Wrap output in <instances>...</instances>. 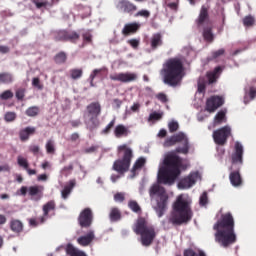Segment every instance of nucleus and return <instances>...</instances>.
<instances>
[{"mask_svg": "<svg viewBox=\"0 0 256 256\" xmlns=\"http://www.w3.org/2000/svg\"><path fill=\"white\" fill-rule=\"evenodd\" d=\"M168 129L170 131V133H175V131H178L179 129V123L172 121L168 124Z\"/></svg>", "mask_w": 256, "mask_h": 256, "instance_id": "obj_57", "label": "nucleus"}, {"mask_svg": "<svg viewBox=\"0 0 256 256\" xmlns=\"http://www.w3.org/2000/svg\"><path fill=\"white\" fill-rule=\"evenodd\" d=\"M209 203V196L207 192H203L199 199L200 207H205Z\"/></svg>", "mask_w": 256, "mask_h": 256, "instance_id": "obj_49", "label": "nucleus"}, {"mask_svg": "<svg viewBox=\"0 0 256 256\" xmlns=\"http://www.w3.org/2000/svg\"><path fill=\"white\" fill-rule=\"evenodd\" d=\"M132 229L136 235H140L143 247H150V245H153L157 233L155 232V227L149 225L144 217H139Z\"/></svg>", "mask_w": 256, "mask_h": 256, "instance_id": "obj_5", "label": "nucleus"}, {"mask_svg": "<svg viewBox=\"0 0 256 256\" xmlns=\"http://www.w3.org/2000/svg\"><path fill=\"white\" fill-rule=\"evenodd\" d=\"M36 7V9H43V7H47L48 2L43 0H30Z\"/></svg>", "mask_w": 256, "mask_h": 256, "instance_id": "obj_52", "label": "nucleus"}, {"mask_svg": "<svg viewBox=\"0 0 256 256\" xmlns=\"http://www.w3.org/2000/svg\"><path fill=\"white\" fill-rule=\"evenodd\" d=\"M65 251H66L67 255H70V256H75L79 252V250H77V248H75V246H73V244H71V243H68L66 245Z\"/></svg>", "mask_w": 256, "mask_h": 256, "instance_id": "obj_43", "label": "nucleus"}, {"mask_svg": "<svg viewBox=\"0 0 256 256\" xmlns=\"http://www.w3.org/2000/svg\"><path fill=\"white\" fill-rule=\"evenodd\" d=\"M226 122H227L226 112L221 110L215 115L213 125L214 127H217V125H222V123H226Z\"/></svg>", "mask_w": 256, "mask_h": 256, "instance_id": "obj_30", "label": "nucleus"}, {"mask_svg": "<svg viewBox=\"0 0 256 256\" xmlns=\"http://www.w3.org/2000/svg\"><path fill=\"white\" fill-rule=\"evenodd\" d=\"M191 219H193L191 202L183 195H179L172 205V211L168 216V223L174 227H181V225H187Z\"/></svg>", "mask_w": 256, "mask_h": 256, "instance_id": "obj_2", "label": "nucleus"}, {"mask_svg": "<svg viewBox=\"0 0 256 256\" xmlns=\"http://www.w3.org/2000/svg\"><path fill=\"white\" fill-rule=\"evenodd\" d=\"M114 135L117 137V139H121V137H127V135H129V129L123 124H118L114 129Z\"/></svg>", "mask_w": 256, "mask_h": 256, "instance_id": "obj_28", "label": "nucleus"}, {"mask_svg": "<svg viewBox=\"0 0 256 256\" xmlns=\"http://www.w3.org/2000/svg\"><path fill=\"white\" fill-rule=\"evenodd\" d=\"M163 119V113L153 112L149 115L148 121H161Z\"/></svg>", "mask_w": 256, "mask_h": 256, "instance_id": "obj_51", "label": "nucleus"}, {"mask_svg": "<svg viewBox=\"0 0 256 256\" xmlns=\"http://www.w3.org/2000/svg\"><path fill=\"white\" fill-rule=\"evenodd\" d=\"M95 241V231L89 230L86 235L80 236L77 239L78 245H81V247H89L90 243H93Z\"/></svg>", "mask_w": 256, "mask_h": 256, "instance_id": "obj_18", "label": "nucleus"}, {"mask_svg": "<svg viewBox=\"0 0 256 256\" xmlns=\"http://www.w3.org/2000/svg\"><path fill=\"white\" fill-rule=\"evenodd\" d=\"M102 107L101 103L98 101L91 102L84 112V124L86 125V129L88 131H95L97 127H99V117L101 115Z\"/></svg>", "mask_w": 256, "mask_h": 256, "instance_id": "obj_9", "label": "nucleus"}, {"mask_svg": "<svg viewBox=\"0 0 256 256\" xmlns=\"http://www.w3.org/2000/svg\"><path fill=\"white\" fill-rule=\"evenodd\" d=\"M184 72L185 67L183 66V61H181V59L169 58L163 64L160 75L165 85H168L169 87H177V85H181V81H183Z\"/></svg>", "mask_w": 256, "mask_h": 256, "instance_id": "obj_3", "label": "nucleus"}, {"mask_svg": "<svg viewBox=\"0 0 256 256\" xmlns=\"http://www.w3.org/2000/svg\"><path fill=\"white\" fill-rule=\"evenodd\" d=\"M229 179L233 187H239L243 184V179H241V174L239 171L231 172L229 175Z\"/></svg>", "mask_w": 256, "mask_h": 256, "instance_id": "obj_27", "label": "nucleus"}, {"mask_svg": "<svg viewBox=\"0 0 256 256\" xmlns=\"http://www.w3.org/2000/svg\"><path fill=\"white\" fill-rule=\"evenodd\" d=\"M75 185H77V181L72 179L64 186L61 192L62 199H67L71 195V192L75 189Z\"/></svg>", "mask_w": 256, "mask_h": 256, "instance_id": "obj_23", "label": "nucleus"}, {"mask_svg": "<svg viewBox=\"0 0 256 256\" xmlns=\"http://www.w3.org/2000/svg\"><path fill=\"white\" fill-rule=\"evenodd\" d=\"M111 221H119L121 219V211L119 208H112L110 211Z\"/></svg>", "mask_w": 256, "mask_h": 256, "instance_id": "obj_37", "label": "nucleus"}, {"mask_svg": "<svg viewBox=\"0 0 256 256\" xmlns=\"http://www.w3.org/2000/svg\"><path fill=\"white\" fill-rule=\"evenodd\" d=\"M107 71V68H100V69H94L93 72L90 74V85L91 87H95V84L93 81H95V77L98 75H101V73H105Z\"/></svg>", "mask_w": 256, "mask_h": 256, "instance_id": "obj_36", "label": "nucleus"}, {"mask_svg": "<svg viewBox=\"0 0 256 256\" xmlns=\"http://www.w3.org/2000/svg\"><path fill=\"white\" fill-rule=\"evenodd\" d=\"M32 85H33V87H36L40 91L43 89V86L41 84V80L39 78H33L32 79Z\"/></svg>", "mask_w": 256, "mask_h": 256, "instance_id": "obj_61", "label": "nucleus"}, {"mask_svg": "<svg viewBox=\"0 0 256 256\" xmlns=\"http://www.w3.org/2000/svg\"><path fill=\"white\" fill-rule=\"evenodd\" d=\"M184 256H207L205 255V252L198 250L195 251L191 248L184 250Z\"/></svg>", "mask_w": 256, "mask_h": 256, "instance_id": "obj_40", "label": "nucleus"}, {"mask_svg": "<svg viewBox=\"0 0 256 256\" xmlns=\"http://www.w3.org/2000/svg\"><path fill=\"white\" fill-rule=\"evenodd\" d=\"M116 7L117 9L124 11V13H133V11H137V6L128 0H119Z\"/></svg>", "mask_w": 256, "mask_h": 256, "instance_id": "obj_20", "label": "nucleus"}, {"mask_svg": "<svg viewBox=\"0 0 256 256\" xmlns=\"http://www.w3.org/2000/svg\"><path fill=\"white\" fill-rule=\"evenodd\" d=\"M25 93H27V89L18 88L15 92L16 99L18 101H23V99H25Z\"/></svg>", "mask_w": 256, "mask_h": 256, "instance_id": "obj_47", "label": "nucleus"}, {"mask_svg": "<svg viewBox=\"0 0 256 256\" xmlns=\"http://www.w3.org/2000/svg\"><path fill=\"white\" fill-rule=\"evenodd\" d=\"M10 229L13 233L23 232V222L21 220L13 219L10 221Z\"/></svg>", "mask_w": 256, "mask_h": 256, "instance_id": "obj_29", "label": "nucleus"}, {"mask_svg": "<svg viewBox=\"0 0 256 256\" xmlns=\"http://www.w3.org/2000/svg\"><path fill=\"white\" fill-rule=\"evenodd\" d=\"M249 97H250L251 100L255 99V97H256V88L255 87L250 88Z\"/></svg>", "mask_w": 256, "mask_h": 256, "instance_id": "obj_64", "label": "nucleus"}, {"mask_svg": "<svg viewBox=\"0 0 256 256\" xmlns=\"http://www.w3.org/2000/svg\"><path fill=\"white\" fill-rule=\"evenodd\" d=\"M166 6H168L171 11H178L179 9V0H173V2H166Z\"/></svg>", "mask_w": 256, "mask_h": 256, "instance_id": "obj_53", "label": "nucleus"}, {"mask_svg": "<svg viewBox=\"0 0 256 256\" xmlns=\"http://www.w3.org/2000/svg\"><path fill=\"white\" fill-rule=\"evenodd\" d=\"M111 81H119L120 83H132V81H137V74L135 73H115L110 75Z\"/></svg>", "mask_w": 256, "mask_h": 256, "instance_id": "obj_16", "label": "nucleus"}, {"mask_svg": "<svg viewBox=\"0 0 256 256\" xmlns=\"http://www.w3.org/2000/svg\"><path fill=\"white\" fill-rule=\"evenodd\" d=\"M140 27L141 25H139L137 22L126 24L122 29V34H124L125 37H128V35L137 33Z\"/></svg>", "mask_w": 256, "mask_h": 256, "instance_id": "obj_22", "label": "nucleus"}, {"mask_svg": "<svg viewBox=\"0 0 256 256\" xmlns=\"http://www.w3.org/2000/svg\"><path fill=\"white\" fill-rule=\"evenodd\" d=\"M128 207L130 210L133 211V213H137L138 215H141L142 213L141 206L139 205V203H137V201L130 200L128 202Z\"/></svg>", "mask_w": 256, "mask_h": 256, "instance_id": "obj_35", "label": "nucleus"}, {"mask_svg": "<svg viewBox=\"0 0 256 256\" xmlns=\"http://www.w3.org/2000/svg\"><path fill=\"white\" fill-rule=\"evenodd\" d=\"M212 137L216 145H225L227 143V139L231 137V126L226 125L215 130Z\"/></svg>", "mask_w": 256, "mask_h": 256, "instance_id": "obj_11", "label": "nucleus"}, {"mask_svg": "<svg viewBox=\"0 0 256 256\" xmlns=\"http://www.w3.org/2000/svg\"><path fill=\"white\" fill-rule=\"evenodd\" d=\"M197 29H203V39L207 43H213L215 41V35L213 34V27L210 24L209 18V6L202 5L199 15L195 20Z\"/></svg>", "mask_w": 256, "mask_h": 256, "instance_id": "obj_7", "label": "nucleus"}, {"mask_svg": "<svg viewBox=\"0 0 256 256\" xmlns=\"http://www.w3.org/2000/svg\"><path fill=\"white\" fill-rule=\"evenodd\" d=\"M79 39H81V35L76 31L70 30L66 32V41H69V43H77Z\"/></svg>", "mask_w": 256, "mask_h": 256, "instance_id": "obj_31", "label": "nucleus"}, {"mask_svg": "<svg viewBox=\"0 0 256 256\" xmlns=\"http://www.w3.org/2000/svg\"><path fill=\"white\" fill-rule=\"evenodd\" d=\"M243 144L240 142H235L234 152L231 155L232 165H243Z\"/></svg>", "mask_w": 256, "mask_h": 256, "instance_id": "obj_15", "label": "nucleus"}, {"mask_svg": "<svg viewBox=\"0 0 256 256\" xmlns=\"http://www.w3.org/2000/svg\"><path fill=\"white\" fill-rule=\"evenodd\" d=\"M156 99H158V101H160L161 103H167V101H169V99L167 98V94L163 92L158 93L156 95Z\"/></svg>", "mask_w": 256, "mask_h": 256, "instance_id": "obj_60", "label": "nucleus"}, {"mask_svg": "<svg viewBox=\"0 0 256 256\" xmlns=\"http://www.w3.org/2000/svg\"><path fill=\"white\" fill-rule=\"evenodd\" d=\"M177 143H182V146H178L176 148V153H182V155H187L189 153V138L185 135V133L180 132L167 138L164 141V147H173V145H177Z\"/></svg>", "mask_w": 256, "mask_h": 256, "instance_id": "obj_10", "label": "nucleus"}, {"mask_svg": "<svg viewBox=\"0 0 256 256\" xmlns=\"http://www.w3.org/2000/svg\"><path fill=\"white\" fill-rule=\"evenodd\" d=\"M150 199H155L156 205L154 206V211L159 218L165 215L168 205H169V195L167 190L159 184H154L149 189Z\"/></svg>", "mask_w": 256, "mask_h": 256, "instance_id": "obj_6", "label": "nucleus"}, {"mask_svg": "<svg viewBox=\"0 0 256 256\" xmlns=\"http://www.w3.org/2000/svg\"><path fill=\"white\" fill-rule=\"evenodd\" d=\"M116 120L112 119L107 126L101 131L102 135H109L111 133V129L115 127Z\"/></svg>", "mask_w": 256, "mask_h": 256, "instance_id": "obj_44", "label": "nucleus"}, {"mask_svg": "<svg viewBox=\"0 0 256 256\" xmlns=\"http://www.w3.org/2000/svg\"><path fill=\"white\" fill-rule=\"evenodd\" d=\"M141 109V104H139V102H136L134 103L132 106H131V111L133 113H139V110Z\"/></svg>", "mask_w": 256, "mask_h": 256, "instance_id": "obj_62", "label": "nucleus"}, {"mask_svg": "<svg viewBox=\"0 0 256 256\" xmlns=\"http://www.w3.org/2000/svg\"><path fill=\"white\" fill-rule=\"evenodd\" d=\"M36 129L35 127L28 126L19 132V137L21 141H29V137L31 135H35Z\"/></svg>", "mask_w": 256, "mask_h": 256, "instance_id": "obj_24", "label": "nucleus"}, {"mask_svg": "<svg viewBox=\"0 0 256 256\" xmlns=\"http://www.w3.org/2000/svg\"><path fill=\"white\" fill-rule=\"evenodd\" d=\"M163 45V35L161 33H155L152 35L150 39V47L155 51L158 47H161Z\"/></svg>", "mask_w": 256, "mask_h": 256, "instance_id": "obj_21", "label": "nucleus"}, {"mask_svg": "<svg viewBox=\"0 0 256 256\" xmlns=\"http://www.w3.org/2000/svg\"><path fill=\"white\" fill-rule=\"evenodd\" d=\"M164 165L158 172V183L173 185L177 177L181 175V157L177 154H168L164 159Z\"/></svg>", "mask_w": 256, "mask_h": 256, "instance_id": "obj_4", "label": "nucleus"}, {"mask_svg": "<svg viewBox=\"0 0 256 256\" xmlns=\"http://www.w3.org/2000/svg\"><path fill=\"white\" fill-rule=\"evenodd\" d=\"M72 172H73V164L64 166L60 171L61 175H63L64 177H69V175H71Z\"/></svg>", "mask_w": 256, "mask_h": 256, "instance_id": "obj_46", "label": "nucleus"}, {"mask_svg": "<svg viewBox=\"0 0 256 256\" xmlns=\"http://www.w3.org/2000/svg\"><path fill=\"white\" fill-rule=\"evenodd\" d=\"M225 100L221 96H211L206 101V111L208 113H215L219 107H223Z\"/></svg>", "mask_w": 256, "mask_h": 256, "instance_id": "obj_13", "label": "nucleus"}, {"mask_svg": "<svg viewBox=\"0 0 256 256\" xmlns=\"http://www.w3.org/2000/svg\"><path fill=\"white\" fill-rule=\"evenodd\" d=\"M43 186L35 185L28 188V195L32 201H41L43 199Z\"/></svg>", "mask_w": 256, "mask_h": 256, "instance_id": "obj_17", "label": "nucleus"}, {"mask_svg": "<svg viewBox=\"0 0 256 256\" xmlns=\"http://www.w3.org/2000/svg\"><path fill=\"white\" fill-rule=\"evenodd\" d=\"M13 81H14L13 74H11L9 72L0 73V83L9 85V84L13 83Z\"/></svg>", "mask_w": 256, "mask_h": 256, "instance_id": "obj_32", "label": "nucleus"}, {"mask_svg": "<svg viewBox=\"0 0 256 256\" xmlns=\"http://www.w3.org/2000/svg\"><path fill=\"white\" fill-rule=\"evenodd\" d=\"M41 113V108L39 106H31L25 111L27 117H37Z\"/></svg>", "mask_w": 256, "mask_h": 256, "instance_id": "obj_33", "label": "nucleus"}, {"mask_svg": "<svg viewBox=\"0 0 256 256\" xmlns=\"http://www.w3.org/2000/svg\"><path fill=\"white\" fill-rule=\"evenodd\" d=\"M84 43H93V35L91 32L87 31L82 34Z\"/></svg>", "mask_w": 256, "mask_h": 256, "instance_id": "obj_55", "label": "nucleus"}, {"mask_svg": "<svg viewBox=\"0 0 256 256\" xmlns=\"http://www.w3.org/2000/svg\"><path fill=\"white\" fill-rule=\"evenodd\" d=\"M127 43H128V45L131 46L132 49H139L141 40L137 39V38H132V39L128 40Z\"/></svg>", "mask_w": 256, "mask_h": 256, "instance_id": "obj_54", "label": "nucleus"}, {"mask_svg": "<svg viewBox=\"0 0 256 256\" xmlns=\"http://www.w3.org/2000/svg\"><path fill=\"white\" fill-rule=\"evenodd\" d=\"M70 77L74 80L81 79L83 77V69H71Z\"/></svg>", "mask_w": 256, "mask_h": 256, "instance_id": "obj_42", "label": "nucleus"}, {"mask_svg": "<svg viewBox=\"0 0 256 256\" xmlns=\"http://www.w3.org/2000/svg\"><path fill=\"white\" fill-rule=\"evenodd\" d=\"M145 163H147V160H145V158H143V157H140L135 161V163L131 169L132 177H135L137 175V172L141 171V169H143V167H145Z\"/></svg>", "mask_w": 256, "mask_h": 256, "instance_id": "obj_26", "label": "nucleus"}, {"mask_svg": "<svg viewBox=\"0 0 256 256\" xmlns=\"http://www.w3.org/2000/svg\"><path fill=\"white\" fill-rule=\"evenodd\" d=\"M15 119H17V113L15 112H6L4 115V121H6V123H13Z\"/></svg>", "mask_w": 256, "mask_h": 256, "instance_id": "obj_45", "label": "nucleus"}, {"mask_svg": "<svg viewBox=\"0 0 256 256\" xmlns=\"http://www.w3.org/2000/svg\"><path fill=\"white\" fill-rule=\"evenodd\" d=\"M225 55V49L221 48L219 50L212 52V59H219V57Z\"/></svg>", "mask_w": 256, "mask_h": 256, "instance_id": "obj_59", "label": "nucleus"}, {"mask_svg": "<svg viewBox=\"0 0 256 256\" xmlns=\"http://www.w3.org/2000/svg\"><path fill=\"white\" fill-rule=\"evenodd\" d=\"M17 163L19 167H23V169H29V161H27L26 158H23L22 156L17 157Z\"/></svg>", "mask_w": 256, "mask_h": 256, "instance_id": "obj_48", "label": "nucleus"}, {"mask_svg": "<svg viewBox=\"0 0 256 256\" xmlns=\"http://www.w3.org/2000/svg\"><path fill=\"white\" fill-rule=\"evenodd\" d=\"M199 177L198 172H192L188 176L182 178L178 182V189H191L192 186L197 183V179Z\"/></svg>", "mask_w": 256, "mask_h": 256, "instance_id": "obj_14", "label": "nucleus"}, {"mask_svg": "<svg viewBox=\"0 0 256 256\" xmlns=\"http://www.w3.org/2000/svg\"><path fill=\"white\" fill-rule=\"evenodd\" d=\"M114 201L116 203H123L125 201V193L124 192H118L114 195Z\"/></svg>", "mask_w": 256, "mask_h": 256, "instance_id": "obj_56", "label": "nucleus"}, {"mask_svg": "<svg viewBox=\"0 0 256 256\" xmlns=\"http://www.w3.org/2000/svg\"><path fill=\"white\" fill-rule=\"evenodd\" d=\"M223 73V67L218 66L216 68H214V70L212 72H208L207 73V79L209 81L210 84H213L217 81V79H219V75Z\"/></svg>", "mask_w": 256, "mask_h": 256, "instance_id": "obj_25", "label": "nucleus"}, {"mask_svg": "<svg viewBox=\"0 0 256 256\" xmlns=\"http://www.w3.org/2000/svg\"><path fill=\"white\" fill-rule=\"evenodd\" d=\"M93 210L91 208H84L78 216V224L82 229H89L93 225Z\"/></svg>", "mask_w": 256, "mask_h": 256, "instance_id": "obj_12", "label": "nucleus"}, {"mask_svg": "<svg viewBox=\"0 0 256 256\" xmlns=\"http://www.w3.org/2000/svg\"><path fill=\"white\" fill-rule=\"evenodd\" d=\"M56 207L57 204L55 203V200H50L46 204H44L42 207L43 216L40 218V223H44L45 221H47L49 213H51V211H55Z\"/></svg>", "mask_w": 256, "mask_h": 256, "instance_id": "obj_19", "label": "nucleus"}, {"mask_svg": "<svg viewBox=\"0 0 256 256\" xmlns=\"http://www.w3.org/2000/svg\"><path fill=\"white\" fill-rule=\"evenodd\" d=\"M0 99H2V101H7L9 99H13V91L5 90L4 92H2L0 94Z\"/></svg>", "mask_w": 256, "mask_h": 256, "instance_id": "obj_50", "label": "nucleus"}, {"mask_svg": "<svg viewBox=\"0 0 256 256\" xmlns=\"http://www.w3.org/2000/svg\"><path fill=\"white\" fill-rule=\"evenodd\" d=\"M242 23L244 27H253V25H255V17H253V15L245 16Z\"/></svg>", "mask_w": 256, "mask_h": 256, "instance_id": "obj_38", "label": "nucleus"}, {"mask_svg": "<svg viewBox=\"0 0 256 256\" xmlns=\"http://www.w3.org/2000/svg\"><path fill=\"white\" fill-rule=\"evenodd\" d=\"M118 153L122 154L121 158L113 163L112 169L119 175H125L131 167V161H133V150L127 144H123L118 146Z\"/></svg>", "mask_w": 256, "mask_h": 256, "instance_id": "obj_8", "label": "nucleus"}, {"mask_svg": "<svg viewBox=\"0 0 256 256\" xmlns=\"http://www.w3.org/2000/svg\"><path fill=\"white\" fill-rule=\"evenodd\" d=\"M54 62L57 65H63V63L67 62V53L61 51L54 56Z\"/></svg>", "mask_w": 256, "mask_h": 256, "instance_id": "obj_34", "label": "nucleus"}, {"mask_svg": "<svg viewBox=\"0 0 256 256\" xmlns=\"http://www.w3.org/2000/svg\"><path fill=\"white\" fill-rule=\"evenodd\" d=\"M135 17H145V19H149L151 12H149V10H140L136 13Z\"/></svg>", "mask_w": 256, "mask_h": 256, "instance_id": "obj_58", "label": "nucleus"}, {"mask_svg": "<svg viewBox=\"0 0 256 256\" xmlns=\"http://www.w3.org/2000/svg\"><path fill=\"white\" fill-rule=\"evenodd\" d=\"M29 151H30L31 153H33L34 155H37V153H39V151H40V148H39L38 145H31V146L29 147Z\"/></svg>", "mask_w": 256, "mask_h": 256, "instance_id": "obj_63", "label": "nucleus"}, {"mask_svg": "<svg viewBox=\"0 0 256 256\" xmlns=\"http://www.w3.org/2000/svg\"><path fill=\"white\" fill-rule=\"evenodd\" d=\"M45 148L48 155H55V142L53 140H48Z\"/></svg>", "mask_w": 256, "mask_h": 256, "instance_id": "obj_41", "label": "nucleus"}, {"mask_svg": "<svg viewBox=\"0 0 256 256\" xmlns=\"http://www.w3.org/2000/svg\"><path fill=\"white\" fill-rule=\"evenodd\" d=\"M214 231H216L214 237L216 243H219L222 247H229L233 243L237 242V235H235V219L231 212L223 214L221 219L218 220L214 226Z\"/></svg>", "mask_w": 256, "mask_h": 256, "instance_id": "obj_1", "label": "nucleus"}, {"mask_svg": "<svg viewBox=\"0 0 256 256\" xmlns=\"http://www.w3.org/2000/svg\"><path fill=\"white\" fill-rule=\"evenodd\" d=\"M54 40L67 42V30H60L56 32Z\"/></svg>", "mask_w": 256, "mask_h": 256, "instance_id": "obj_39", "label": "nucleus"}]
</instances>
